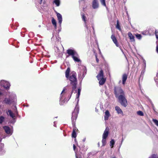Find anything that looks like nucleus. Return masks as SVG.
Here are the masks:
<instances>
[{"instance_id": "1", "label": "nucleus", "mask_w": 158, "mask_h": 158, "mask_svg": "<svg viewBox=\"0 0 158 158\" xmlns=\"http://www.w3.org/2000/svg\"><path fill=\"white\" fill-rule=\"evenodd\" d=\"M70 71V69L68 68L65 72V77L67 79L69 80L70 84L72 86V94L73 93H75L77 92L76 88L77 82L76 72L73 71L69 74Z\"/></svg>"}, {"instance_id": "2", "label": "nucleus", "mask_w": 158, "mask_h": 158, "mask_svg": "<svg viewBox=\"0 0 158 158\" xmlns=\"http://www.w3.org/2000/svg\"><path fill=\"white\" fill-rule=\"evenodd\" d=\"M81 90V88H79L78 89L77 93V98L76 100H77V104L76 106L74 111L72 113V122H73L75 120L78 114L79 113V107L78 105V102L79 101V97L80 95V93Z\"/></svg>"}, {"instance_id": "3", "label": "nucleus", "mask_w": 158, "mask_h": 158, "mask_svg": "<svg viewBox=\"0 0 158 158\" xmlns=\"http://www.w3.org/2000/svg\"><path fill=\"white\" fill-rule=\"evenodd\" d=\"M9 98H6L3 101V103L11 105L16 101V96L13 92H9L8 94Z\"/></svg>"}, {"instance_id": "4", "label": "nucleus", "mask_w": 158, "mask_h": 158, "mask_svg": "<svg viewBox=\"0 0 158 158\" xmlns=\"http://www.w3.org/2000/svg\"><path fill=\"white\" fill-rule=\"evenodd\" d=\"M98 80L99 81V83L100 85H103L106 81V79L103 78V72L102 70L99 72L98 75L97 76Z\"/></svg>"}, {"instance_id": "5", "label": "nucleus", "mask_w": 158, "mask_h": 158, "mask_svg": "<svg viewBox=\"0 0 158 158\" xmlns=\"http://www.w3.org/2000/svg\"><path fill=\"white\" fill-rule=\"evenodd\" d=\"M114 94L116 98L121 95H124L125 93L120 87H115L114 88Z\"/></svg>"}, {"instance_id": "6", "label": "nucleus", "mask_w": 158, "mask_h": 158, "mask_svg": "<svg viewBox=\"0 0 158 158\" xmlns=\"http://www.w3.org/2000/svg\"><path fill=\"white\" fill-rule=\"evenodd\" d=\"M118 98L119 102L120 103L121 105L125 107L127 105V101L124 95H121L118 96Z\"/></svg>"}, {"instance_id": "7", "label": "nucleus", "mask_w": 158, "mask_h": 158, "mask_svg": "<svg viewBox=\"0 0 158 158\" xmlns=\"http://www.w3.org/2000/svg\"><path fill=\"white\" fill-rule=\"evenodd\" d=\"M109 129L106 127L102 135V146H105L106 144V139L109 134Z\"/></svg>"}, {"instance_id": "8", "label": "nucleus", "mask_w": 158, "mask_h": 158, "mask_svg": "<svg viewBox=\"0 0 158 158\" xmlns=\"http://www.w3.org/2000/svg\"><path fill=\"white\" fill-rule=\"evenodd\" d=\"M81 16L82 20L84 22V25L87 29V32L88 33H90L91 32V28L87 24L86 17L83 13L81 14Z\"/></svg>"}, {"instance_id": "9", "label": "nucleus", "mask_w": 158, "mask_h": 158, "mask_svg": "<svg viewBox=\"0 0 158 158\" xmlns=\"http://www.w3.org/2000/svg\"><path fill=\"white\" fill-rule=\"evenodd\" d=\"M1 86L6 89H8L10 88V83L4 80H1L0 82Z\"/></svg>"}, {"instance_id": "10", "label": "nucleus", "mask_w": 158, "mask_h": 158, "mask_svg": "<svg viewBox=\"0 0 158 158\" xmlns=\"http://www.w3.org/2000/svg\"><path fill=\"white\" fill-rule=\"evenodd\" d=\"M67 53L68 54L69 56H71L72 57L74 55L77 56V52L73 49H68L67 51Z\"/></svg>"}, {"instance_id": "11", "label": "nucleus", "mask_w": 158, "mask_h": 158, "mask_svg": "<svg viewBox=\"0 0 158 158\" xmlns=\"http://www.w3.org/2000/svg\"><path fill=\"white\" fill-rule=\"evenodd\" d=\"M65 90V88H64L62 91L60 96V105H63L65 102V101L63 100V96L64 95V93Z\"/></svg>"}, {"instance_id": "12", "label": "nucleus", "mask_w": 158, "mask_h": 158, "mask_svg": "<svg viewBox=\"0 0 158 158\" xmlns=\"http://www.w3.org/2000/svg\"><path fill=\"white\" fill-rule=\"evenodd\" d=\"M92 7L94 9H97L99 7V4L98 0H93Z\"/></svg>"}, {"instance_id": "13", "label": "nucleus", "mask_w": 158, "mask_h": 158, "mask_svg": "<svg viewBox=\"0 0 158 158\" xmlns=\"http://www.w3.org/2000/svg\"><path fill=\"white\" fill-rule=\"evenodd\" d=\"M3 129L5 131L6 133L10 135L12 134V132L10 128L8 126H5L3 127Z\"/></svg>"}, {"instance_id": "14", "label": "nucleus", "mask_w": 158, "mask_h": 158, "mask_svg": "<svg viewBox=\"0 0 158 158\" xmlns=\"http://www.w3.org/2000/svg\"><path fill=\"white\" fill-rule=\"evenodd\" d=\"M56 14L60 26H61V24L62 21V15L56 12Z\"/></svg>"}, {"instance_id": "15", "label": "nucleus", "mask_w": 158, "mask_h": 158, "mask_svg": "<svg viewBox=\"0 0 158 158\" xmlns=\"http://www.w3.org/2000/svg\"><path fill=\"white\" fill-rule=\"evenodd\" d=\"M86 72V69L85 68L83 69V74H82V75H81V74L79 73L78 74V76L79 78H80V79H81V80H82V79L84 78V77H85V74Z\"/></svg>"}, {"instance_id": "16", "label": "nucleus", "mask_w": 158, "mask_h": 158, "mask_svg": "<svg viewBox=\"0 0 158 158\" xmlns=\"http://www.w3.org/2000/svg\"><path fill=\"white\" fill-rule=\"evenodd\" d=\"M111 38L116 46L118 47V45L117 42V40L115 35H112L111 36Z\"/></svg>"}, {"instance_id": "17", "label": "nucleus", "mask_w": 158, "mask_h": 158, "mask_svg": "<svg viewBox=\"0 0 158 158\" xmlns=\"http://www.w3.org/2000/svg\"><path fill=\"white\" fill-rule=\"evenodd\" d=\"M105 114L104 116V120L105 121H106L108 120L110 114L109 111L108 110H106L105 112Z\"/></svg>"}, {"instance_id": "18", "label": "nucleus", "mask_w": 158, "mask_h": 158, "mask_svg": "<svg viewBox=\"0 0 158 158\" xmlns=\"http://www.w3.org/2000/svg\"><path fill=\"white\" fill-rule=\"evenodd\" d=\"M7 113L8 115H9L14 120L15 119V115L11 110H8L7 112Z\"/></svg>"}, {"instance_id": "19", "label": "nucleus", "mask_w": 158, "mask_h": 158, "mask_svg": "<svg viewBox=\"0 0 158 158\" xmlns=\"http://www.w3.org/2000/svg\"><path fill=\"white\" fill-rule=\"evenodd\" d=\"M127 78V75L126 74H124L123 75L122 77V83L123 85H124L126 81Z\"/></svg>"}, {"instance_id": "20", "label": "nucleus", "mask_w": 158, "mask_h": 158, "mask_svg": "<svg viewBox=\"0 0 158 158\" xmlns=\"http://www.w3.org/2000/svg\"><path fill=\"white\" fill-rule=\"evenodd\" d=\"M128 35L131 41L133 42L135 41L134 37L131 32H128Z\"/></svg>"}, {"instance_id": "21", "label": "nucleus", "mask_w": 158, "mask_h": 158, "mask_svg": "<svg viewBox=\"0 0 158 158\" xmlns=\"http://www.w3.org/2000/svg\"><path fill=\"white\" fill-rule=\"evenodd\" d=\"M115 110L118 114H123V112L121 109L118 106H116L115 107Z\"/></svg>"}, {"instance_id": "22", "label": "nucleus", "mask_w": 158, "mask_h": 158, "mask_svg": "<svg viewBox=\"0 0 158 158\" xmlns=\"http://www.w3.org/2000/svg\"><path fill=\"white\" fill-rule=\"evenodd\" d=\"M72 58L75 62H79L81 61L80 60L79 58L78 54L77 56L74 55L73 56Z\"/></svg>"}, {"instance_id": "23", "label": "nucleus", "mask_w": 158, "mask_h": 158, "mask_svg": "<svg viewBox=\"0 0 158 158\" xmlns=\"http://www.w3.org/2000/svg\"><path fill=\"white\" fill-rule=\"evenodd\" d=\"M5 151L4 149H3L2 145L0 146V155H2L4 153Z\"/></svg>"}, {"instance_id": "24", "label": "nucleus", "mask_w": 158, "mask_h": 158, "mask_svg": "<svg viewBox=\"0 0 158 158\" xmlns=\"http://www.w3.org/2000/svg\"><path fill=\"white\" fill-rule=\"evenodd\" d=\"M52 23L54 26L55 29L56 28V20L53 18L52 19Z\"/></svg>"}, {"instance_id": "25", "label": "nucleus", "mask_w": 158, "mask_h": 158, "mask_svg": "<svg viewBox=\"0 0 158 158\" xmlns=\"http://www.w3.org/2000/svg\"><path fill=\"white\" fill-rule=\"evenodd\" d=\"M54 3L56 5V6H58L60 5V1L59 0H54Z\"/></svg>"}, {"instance_id": "26", "label": "nucleus", "mask_w": 158, "mask_h": 158, "mask_svg": "<svg viewBox=\"0 0 158 158\" xmlns=\"http://www.w3.org/2000/svg\"><path fill=\"white\" fill-rule=\"evenodd\" d=\"M101 4L103 6L106 7V6L105 2V0H100Z\"/></svg>"}, {"instance_id": "27", "label": "nucleus", "mask_w": 158, "mask_h": 158, "mask_svg": "<svg viewBox=\"0 0 158 158\" xmlns=\"http://www.w3.org/2000/svg\"><path fill=\"white\" fill-rule=\"evenodd\" d=\"M115 142L113 139H112L110 142V145L111 147V148L113 147V145L114 144Z\"/></svg>"}, {"instance_id": "28", "label": "nucleus", "mask_w": 158, "mask_h": 158, "mask_svg": "<svg viewBox=\"0 0 158 158\" xmlns=\"http://www.w3.org/2000/svg\"><path fill=\"white\" fill-rule=\"evenodd\" d=\"M116 28L117 29H118L119 30H120V31L121 30L120 26L119 24L118 21V20L117 21V25L116 26Z\"/></svg>"}, {"instance_id": "29", "label": "nucleus", "mask_w": 158, "mask_h": 158, "mask_svg": "<svg viewBox=\"0 0 158 158\" xmlns=\"http://www.w3.org/2000/svg\"><path fill=\"white\" fill-rule=\"evenodd\" d=\"M135 36L139 40H141L142 38V36L140 34H135Z\"/></svg>"}, {"instance_id": "30", "label": "nucleus", "mask_w": 158, "mask_h": 158, "mask_svg": "<svg viewBox=\"0 0 158 158\" xmlns=\"http://www.w3.org/2000/svg\"><path fill=\"white\" fill-rule=\"evenodd\" d=\"M5 118L4 117L2 116L0 117V124H1L4 121Z\"/></svg>"}, {"instance_id": "31", "label": "nucleus", "mask_w": 158, "mask_h": 158, "mask_svg": "<svg viewBox=\"0 0 158 158\" xmlns=\"http://www.w3.org/2000/svg\"><path fill=\"white\" fill-rule=\"evenodd\" d=\"M137 114L138 115L141 116H142L143 115V114L141 111H137Z\"/></svg>"}, {"instance_id": "32", "label": "nucleus", "mask_w": 158, "mask_h": 158, "mask_svg": "<svg viewBox=\"0 0 158 158\" xmlns=\"http://www.w3.org/2000/svg\"><path fill=\"white\" fill-rule=\"evenodd\" d=\"M152 121L157 126H158V120L156 119H153Z\"/></svg>"}, {"instance_id": "33", "label": "nucleus", "mask_w": 158, "mask_h": 158, "mask_svg": "<svg viewBox=\"0 0 158 158\" xmlns=\"http://www.w3.org/2000/svg\"><path fill=\"white\" fill-rule=\"evenodd\" d=\"M72 136L73 138H76L77 136L76 132H75L74 131H73L72 133Z\"/></svg>"}, {"instance_id": "34", "label": "nucleus", "mask_w": 158, "mask_h": 158, "mask_svg": "<svg viewBox=\"0 0 158 158\" xmlns=\"http://www.w3.org/2000/svg\"><path fill=\"white\" fill-rule=\"evenodd\" d=\"M55 51L56 52H57L58 54H60V51L58 47H56L55 49Z\"/></svg>"}, {"instance_id": "35", "label": "nucleus", "mask_w": 158, "mask_h": 158, "mask_svg": "<svg viewBox=\"0 0 158 158\" xmlns=\"http://www.w3.org/2000/svg\"><path fill=\"white\" fill-rule=\"evenodd\" d=\"M150 158H158V156L156 155L153 154L150 157Z\"/></svg>"}, {"instance_id": "36", "label": "nucleus", "mask_w": 158, "mask_h": 158, "mask_svg": "<svg viewBox=\"0 0 158 158\" xmlns=\"http://www.w3.org/2000/svg\"><path fill=\"white\" fill-rule=\"evenodd\" d=\"M155 35L157 39H158V31L156 30Z\"/></svg>"}, {"instance_id": "37", "label": "nucleus", "mask_w": 158, "mask_h": 158, "mask_svg": "<svg viewBox=\"0 0 158 158\" xmlns=\"http://www.w3.org/2000/svg\"><path fill=\"white\" fill-rule=\"evenodd\" d=\"M123 140H124V139H123V138H122V141H121V144H120V145L119 148H120V147H121V145H122V143L123 142Z\"/></svg>"}, {"instance_id": "38", "label": "nucleus", "mask_w": 158, "mask_h": 158, "mask_svg": "<svg viewBox=\"0 0 158 158\" xmlns=\"http://www.w3.org/2000/svg\"><path fill=\"white\" fill-rule=\"evenodd\" d=\"M96 60L97 62L98 63V61H99V60L97 58V56H96Z\"/></svg>"}, {"instance_id": "39", "label": "nucleus", "mask_w": 158, "mask_h": 158, "mask_svg": "<svg viewBox=\"0 0 158 158\" xmlns=\"http://www.w3.org/2000/svg\"><path fill=\"white\" fill-rule=\"evenodd\" d=\"M76 148V146L74 144L73 145V150L75 151Z\"/></svg>"}, {"instance_id": "40", "label": "nucleus", "mask_w": 158, "mask_h": 158, "mask_svg": "<svg viewBox=\"0 0 158 158\" xmlns=\"http://www.w3.org/2000/svg\"><path fill=\"white\" fill-rule=\"evenodd\" d=\"M56 123L55 121H54V125H53V126H54V127H56V123Z\"/></svg>"}, {"instance_id": "41", "label": "nucleus", "mask_w": 158, "mask_h": 158, "mask_svg": "<svg viewBox=\"0 0 158 158\" xmlns=\"http://www.w3.org/2000/svg\"><path fill=\"white\" fill-rule=\"evenodd\" d=\"M39 3L40 4L42 3V0H39Z\"/></svg>"}, {"instance_id": "42", "label": "nucleus", "mask_w": 158, "mask_h": 158, "mask_svg": "<svg viewBox=\"0 0 158 158\" xmlns=\"http://www.w3.org/2000/svg\"><path fill=\"white\" fill-rule=\"evenodd\" d=\"M156 51L158 53V46H156Z\"/></svg>"}, {"instance_id": "43", "label": "nucleus", "mask_w": 158, "mask_h": 158, "mask_svg": "<svg viewBox=\"0 0 158 158\" xmlns=\"http://www.w3.org/2000/svg\"><path fill=\"white\" fill-rule=\"evenodd\" d=\"M2 95V93L0 91V97Z\"/></svg>"}, {"instance_id": "44", "label": "nucleus", "mask_w": 158, "mask_h": 158, "mask_svg": "<svg viewBox=\"0 0 158 158\" xmlns=\"http://www.w3.org/2000/svg\"><path fill=\"white\" fill-rule=\"evenodd\" d=\"M76 128H74L73 129V131H74L75 132H76Z\"/></svg>"}, {"instance_id": "45", "label": "nucleus", "mask_w": 158, "mask_h": 158, "mask_svg": "<svg viewBox=\"0 0 158 158\" xmlns=\"http://www.w3.org/2000/svg\"><path fill=\"white\" fill-rule=\"evenodd\" d=\"M85 1L84 0H81L80 1V3H81V2H84Z\"/></svg>"}, {"instance_id": "46", "label": "nucleus", "mask_w": 158, "mask_h": 158, "mask_svg": "<svg viewBox=\"0 0 158 158\" xmlns=\"http://www.w3.org/2000/svg\"><path fill=\"white\" fill-rule=\"evenodd\" d=\"M92 28L93 29V31H94V27L93 26H92Z\"/></svg>"}, {"instance_id": "47", "label": "nucleus", "mask_w": 158, "mask_h": 158, "mask_svg": "<svg viewBox=\"0 0 158 158\" xmlns=\"http://www.w3.org/2000/svg\"><path fill=\"white\" fill-rule=\"evenodd\" d=\"M95 111L96 112H98V110H97L96 108H95Z\"/></svg>"}, {"instance_id": "48", "label": "nucleus", "mask_w": 158, "mask_h": 158, "mask_svg": "<svg viewBox=\"0 0 158 158\" xmlns=\"http://www.w3.org/2000/svg\"><path fill=\"white\" fill-rule=\"evenodd\" d=\"M71 95L70 96H69V98L68 100L67 101H69V99L71 98Z\"/></svg>"}, {"instance_id": "49", "label": "nucleus", "mask_w": 158, "mask_h": 158, "mask_svg": "<svg viewBox=\"0 0 158 158\" xmlns=\"http://www.w3.org/2000/svg\"><path fill=\"white\" fill-rule=\"evenodd\" d=\"M85 139H84L83 140V141L84 142L85 141Z\"/></svg>"}, {"instance_id": "50", "label": "nucleus", "mask_w": 158, "mask_h": 158, "mask_svg": "<svg viewBox=\"0 0 158 158\" xmlns=\"http://www.w3.org/2000/svg\"><path fill=\"white\" fill-rule=\"evenodd\" d=\"M2 139H0V142H1L2 141Z\"/></svg>"}, {"instance_id": "51", "label": "nucleus", "mask_w": 158, "mask_h": 158, "mask_svg": "<svg viewBox=\"0 0 158 158\" xmlns=\"http://www.w3.org/2000/svg\"><path fill=\"white\" fill-rule=\"evenodd\" d=\"M153 109L154 110V111H155V109H154V107H153Z\"/></svg>"}, {"instance_id": "52", "label": "nucleus", "mask_w": 158, "mask_h": 158, "mask_svg": "<svg viewBox=\"0 0 158 158\" xmlns=\"http://www.w3.org/2000/svg\"><path fill=\"white\" fill-rule=\"evenodd\" d=\"M98 145L99 146V143H98Z\"/></svg>"}, {"instance_id": "53", "label": "nucleus", "mask_w": 158, "mask_h": 158, "mask_svg": "<svg viewBox=\"0 0 158 158\" xmlns=\"http://www.w3.org/2000/svg\"><path fill=\"white\" fill-rule=\"evenodd\" d=\"M57 118V117H55V118Z\"/></svg>"}, {"instance_id": "54", "label": "nucleus", "mask_w": 158, "mask_h": 158, "mask_svg": "<svg viewBox=\"0 0 158 158\" xmlns=\"http://www.w3.org/2000/svg\"><path fill=\"white\" fill-rule=\"evenodd\" d=\"M112 158H116L115 157H112Z\"/></svg>"}, {"instance_id": "55", "label": "nucleus", "mask_w": 158, "mask_h": 158, "mask_svg": "<svg viewBox=\"0 0 158 158\" xmlns=\"http://www.w3.org/2000/svg\"><path fill=\"white\" fill-rule=\"evenodd\" d=\"M142 34H144V33H143V32H142Z\"/></svg>"}, {"instance_id": "56", "label": "nucleus", "mask_w": 158, "mask_h": 158, "mask_svg": "<svg viewBox=\"0 0 158 158\" xmlns=\"http://www.w3.org/2000/svg\"><path fill=\"white\" fill-rule=\"evenodd\" d=\"M143 70H142V72H141V73L143 72Z\"/></svg>"}, {"instance_id": "57", "label": "nucleus", "mask_w": 158, "mask_h": 158, "mask_svg": "<svg viewBox=\"0 0 158 158\" xmlns=\"http://www.w3.org/2000/svg\"><path fill=\"white\" fill-rule=\"evenodd\" d=\"M121 51L123 52L122 50L121 49Z\"/></svg>"}, {"instance_id": "58", "label": "nucleus", "mask_w": 158, "mask_h": 158, "mask_svg": "<svg viewBox=\"0 0 158 158\" xmlns=\"http://www.w3.org/2000/svg\"><path fill=\"white\" fill-rule=\"evenodd\" d=\"M120 82H121V81H119V83H120Z\"/></svg>"}]
</instances>
